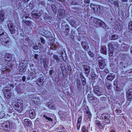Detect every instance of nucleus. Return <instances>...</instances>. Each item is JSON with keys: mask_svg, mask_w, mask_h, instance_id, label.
Instances as JSON below:
<instances>
[{"mask_svg": "<svg viewBox=\"0 0 132 132\" xmlns=\"http://www.w3.org/2000/svg\"><path fill=\"white\" fill-rule=\"evenodd\" d=\"M0 40L3 45L6 44L10 41L7 34L2 28L0 29Z\"/></svg>", "mask_w": 132, "mask_h": 132, "instance_id": "nucleus-1", "label": "nucleus"}, {"mask_svg": "<svg viewBox=\"0 0 132 132\" xmlns=\"http://www.w3.org/2000/svg\"><path fill=\"white\" fill-rule=\"evenodd\" d=\"M12 125V123L8 121H5L2 123V127L4 130L9 131L11 130Z\"/></svg>", "mask_w": 132, "mask_h": 132, "instance_id": "nucleus-2", "label": "nucleus"}, {"mask_svg": "<svg viewBox=\"0 0 132 132\" xmlns=\"http://www.w3.org/2000/svg\"><path fill=\"white\" fill-rule=\"evenodd\" d=\"M110 116L109 114L105 113L101 115V118L103 122L106 123V124H109L110 122Z\"/></svg>", "mask_w": 132, "mask_h": 132, "instance_id": "nucleus-3", "label": "nucleus"}, {"mask_svg": "<svg viewBox=\"0 0 132 132\" xmlns=\"http://www.w3.org/2000/svg\"><path fill=\"white\" fill-rule=\"evenodd\" d=\"M93 22L96 25L99 26L104 28H106L107 27L106 24L100 19L95 18L93 20Z\"/></svg>", "mask_w": 132, "mask_h": 132, "instance_id": "nucleus-4", "label": "nucleus"}, {"mask_svg": "<svg viewBox=\"0 0 132 132\" xmlns=\"http://www.w3.org/2000/svg\"><path fill=\"white\" fill-rule=\"evenodd\" d=\"M93 87V92L95 95L98 96H100L102 95V90L98 86H94Z\"/></svg>", "mask_w": 132, "mask_h": 132, "instance_id": "nucleus-5", "label": "nucleus"}, {"mask_svg": "<svg viewBox=\"0 0 132 132\" xmlns=\"http://www.w3.org/2000/svg\"><path fill=\"white\" fill-rule=\"evenodd\" d=\"M11 88L9 87H6L4 90L3 93L5 97L7 99H9L11 96Z\"/></svg>", "mask_w": 132, "mask_h": 132, "instance_id": "nucleus-6", "label": "nucleus"}, {"mask_svg": "<svg viewBox=\"0 0 132 132\" xmlns=\"http://www.w3.org/2000/svg\"><path fill=\"white\" fill-rule=\"evenodd\" d=\"M126 97L127 101H131L132 100V90L128 89L126 90Z\"/></svg>", "mask_w": 132, "mask_h": 132, "instance_id": "nucleus-7", "label": "nucleus"}, {"mask_svg": "<svg viewBox=\"0 0 132 132\" xmlns=\"http://www.w3.org/2000/svg\"><path fill=\"white\" fill-rule=\"evenodd\" d=\"M45 81V80L44 79V78L43 76H42L38 78L36 83L39 86H41L43 84Z\"/></svg>", "mask_w": 132, "mask_h": 132, "instance_id": "nucleus-8", "label": "nucleus"}, {"mask_svg": "<svg viewBox=\"0 0 132 132\" xmlns=\"http://www.w3.org/2000/svg\"><path fill=\"white\" fill-rule=\"evenodd\" d=\"M108 47L109 49L113 50L116 49L117 47V43L116 42H112L111 43H109Z\"/></svg>", "mask_w": 132, "mask_h": 132, "instance_id": "nucleus-9", "label": "nucleus"}, {"mask_svg": "<svg viewBox=\"0 0 132 132\" xmlns=\"http://www.w3.org/2000/svg\"><path fill=\"white\" fill-rule=\"evenodd\" d=\"M37 76V73L36 71L34 70L32 72H30L27 78L28 80H32Z\"/></svg>", "mask_w": 132, "mask_h": 132, "instance_id": "nucleus-10", "label": "nucleus"}, {"mask_svg": "<svg viewBox=\"0 0 132 132\" xmlns=\"http://www.w3.org/2000/svg\"><path fill=\"white\" fill-rule=\"evenodd\" d=\"M90 7L93 9L96 12H100V6L91 4L90 5Z\"/></svg>", "mask_w": 132, "mask_h": 132, "instance_id": "nucleus-11", "label": "nucleus"}, {"mask_svg": "<svg viewBox=\"0 0 132 132\" xmlns=\"http://www.w3.org/2000/svg\"><path fill=\"white\" fill-rule=\"evenodd\" d=\"M87 108L88 109L86 111L85 114V117L87 118V120L90 121L91 120V114L89 111L88 108L87 107Z\"/></svg>", "mask_w": 132, "mask_h": 132, "instance_id": "nucleus-12", "label": "nucleus"}, {"mask_svg": "<svg viewBox=\"0 0 132 132\" xmlns=\"http://www.w3.org/2000/svg\"><path fill=\"white\" fill-rule=\"evenodd\" d=\"M29 114L30 118L31 119H33L35 117L36 114L34 110H30L29 111Z\"/></svg>", "mask_w": 132, "mask_h": 132, "instance_id": "nucleus-13", "label": "nucleus"}, {"mask_svg": "<svg viewBox=\"0 0 132 132\" xmlns=\"http://www.w3.org/2000/svg\"><path fill=\"white\" fill-rule=\"evenodd\" d=\"M84 69H85V73L88 76L89 75L90 69V67L88 65L85 64L84 65Z\"/></svg>", "mask_w": 132, "mask_h": 132, "instance_id": "nucleus-14", "label": "nucleus"}, {"mask_svg": "<svg viewBox=\"0 0 132 132\" xmlns=\"http://www.w3.org/2000/svg\"><path fill=\"white\" fill-rule=\"evenodd\" d=\"M32 15L33 17L35 19L38 18L41 15L40 12L38 11H33L32 13Z\"/></svg>", "mask_w": 132, "mask_h": 132, "instance_id": "nucleus-15", "label": "nucleus"}, {"mask_svg": "<svg viewBox=\"0 0 132 132\" xmlns=\"http://www.w3.org/2000/svg\"><path fill=\"white\" fill-rule=\"evenodd\" d=\"M59 13L60 18H63L65 16V11L62 9L59 10Z\"/></svg>", "mask_w": 132, "mask_h": 132, "instance_id": "nucleus-16", "label": "nucleus"}, {"mask_svg": "<svg viewBox=\"0 0 132 132\" xmlns=\"http://www.w3.org/2000/svg\"><path fill=\"white\" fill-rule=\"evenodd\" d=\"M28 18V16L26 15H23L22 17V19H23V22H24L27 25L30 26L31 25V22L29 21H27L26 20L24 19V18L27 19Z\"/></svg>", "mask_w": 132, "mask_h": 132, "instance_id": "nucleus-17", "label": "nucleus"}, {"mask_svg": "<svg viewBox=\"0 0 132 132\" xmlns=\"http://www.w3.org/2000/svg\"><path fill=\"white\" fill-rule=\"evenodd\" d=\"M77 20L76 19H71L70 22V23L71 26H73L75 24H76V26L79 25V22H78V23L77 24Z\"/></svg>", "mask_w": 132, "mask_h": 132, "instance_id": "nucleus-18", "label": "nucleus"}, {"mask_svg": "<svg viewBox=\"0 0 132 132\" xmlns=\"http://www.w3.org/2000/svg\"><path fill=\"white\" fill-rule=\"evenodd\" d=\"M115 76L113 73H110L107 76L106 78L107 80L111 81L114 79Z\"/></svg>", "mask_w": 132, "mask_h": 132, "instance_id": "nucleus-19", "label": "nucleus"}, {"mask_svg": "<svg viewBox=\"0 0 132 132\" xmlns=\"http://www.w3.org/2000/svg\"><path fill=\"white\" fill-rule=\"evenodd\" d=\"M77 89L78 90H80L82 89V86L80 84V81L79 79H77Z\"/></svg>", "mask_w": 132, "mask_h": 132, "instance_id": "nucleus-20", "label": "nucleus"}, {"mask_svg": "<svg viewBox=\"0 0 132 132\" xmlns=\"http://www.w3.org/2000/svg\"><path fill=\"white\" fill-rule=\"evenodd\" d=\"M5 13L4 10H1L0 11V20L1 22L3 21L4 20V14Z\"/></svg>", "mask_w": 132, "mask_h": 132, "instance_id": "nucleus-21", "label": "nucleus"}, {"mask_svg": "<svg viewBox=\"0 0 132 132\" xmlns=\"http://www.w3.org/2000/svg\"><path fill=\"white\" fill-rule=\"evenodd\" d=\"M28 62L27 60H24L22 61L21 62L19 63L20 65L22 66L24 68H25L27 66V64H28Z\"/></svg>", "mask_w": 132, "mask_h": 132, "instance_id": "nucleus-22", "label": "nucleus"}, {"mask_svg": "<svg viewBox=\"0 0 132 132\" xmlns=\"http://www.w3.org/2000/svg\"><path fill=\"white\" fill-rule=\"evenodd\" d=\"M101 52L103 54L106 55V49L105 46H101L100 50Z\"/></svg>", "mask_w": 132, "mask_h": 132, "instance_id": "nucleus-23", "label": "nucleus"}, {"mask_svg": "<svg viewBox=\"0 0 132 132\" xmlns=\"http://www.w3.org/2000/svg\"><path fill=\"white\" fill-rule=\"evenodd\" d=\"M81 45L83 48L86 51L88 48L87 43L86 42H83L81 43Z\"/></svg>", "mask_w": 132, "mask_h": 132, "instance_id": "nucleus-24", "label": "nucleus"}, {"mask_svg": "<svg viewBox=\"0 0 132 132\" xmlns=\"http://www.w3.org/2000/svg\"><path fill=\"white\" fill-rule=\"evenodd\" d=\"M24 124L27 126H29L31 125V121L28 119H25L24 120Z\"/></svg>", "mask_w": 132, "mask_h": 132, "instance_id": "nucleus-25", "label": "nucleus"}, {"mask_svg": "<svg viewBox=\"0 0 132 132\" xmlns=\"http://www.w3.org/2000/svg\"><path fill=\"white\" fill-rule=\"evenodd\" d=\"M120 25L118 22H116L114 29L117 31H119L120 29Z\"/></svg>", "mask_w": 132, "mask_h": 132, "instance_id": "nucleus-26", "label": "nucleus"}, {"mask_svg": "<svg viewBox=\"0 0 132 132\" xmlns=\"http://www.w3.org/2000/svg\"><path fill=\"white\" fill-rule=\"evenodd\" d=\"M80 76L81 80L82 82V85L83 86H85L86 84V79L82 74H81Z\"/></svg>", "mask_w": 132, "mask_h": 132, "instance_id": "nucleus-27", "label": "nucleus"}, {"mask_svg": "<svg viewBox=\"0 0 132 132\" xmlns=\"http://www.w3.org/2000/svg\"><path fill=\"white\" fill-rule=\"evenodd\" d=\"M95 124L98 127L101 129L103 128V127L101 125L100 121L97 120H95Z\"/></svg>", "mask_w": 132, "mask_h": 132, "instance_id": "nucleus-28", "label": "nucleus"}, {"mask_svg": "<svg viewBox=\"0 0 132 132\" xmlns=\"http://www.w3.org/2000/svg\"><path fill=\"white\" fill-rule=\"evenodd\" d=\"M23 101L22 100H17V103L15 104L16 106H23Z\"/></svg>", "mask_w": 132, "mask_h": 132, "instance_id": "nucleus-29", "label": "nucleus"}, {"mask_svg": "<svg viewBox=\"0 0 132 132\" xmlns=\"http://www.w3.org/2000/svg\"><path fill=\"white\" fill-rule=\"evenodd\" d=\"M62 59H60V58L58 56L56 55H54L53 56V58L54 59L56 60V61L58 62H61L62 60H64V59L63 57H62Z\"/></svg>", "mask_w": 132, "mask_h": 132, "instance_id": "nucleus-30", "label": "nucleus"}, {"mask_svg": "<svg viewBox=\"0 0 132 132\" xmlns=\"http://www.w3.org/2000/svg\"><path fill=\"white\" fill-rule=\"evenodd\" d=\"M9 29L12 34H14L15 33V30L13 26L12 27H10L9 28Z\"/></svg>", "mask_w": 132, "mask_h": 132, "instance_id": "nucleus-31", "label": "nucleus"}, {"mask_svg": "<svg viewBox=\"0 0 132 132\" xmlns=\"http://www.w3.org/2000/svg\"><path fill=\"white\" fill-rule=\"evenodd\" d=\"M51 7L52 8L53 13L56 14V7L55 4H52L51 5Z\"/></svg>", "mask_w": 132, "mask_h": 132, "instance_id": "nucleus-32", "label": "nucleus"}, {"mask_svg": "<svg viewBox=\"0 0 132 132\" xmlns=\"http://www.w3.org/2000/svg\"><path fill=\"white\" fill-rule=\"evenodd\" d=\"M23 106H16L15 109L16 110L19 112H21L23 110Z\"/></svg>", "mask_w": 132, "mask_h": 132, "instance_id": "nucleus-33", "label": "nucleus"}, {"mask_svg": "<svg viewBox=\"0 0 132 132\" xmlns=\"http://www.w3.org/2000/svg\"><path fill=\"white\" fill-rule=\"evenodd\" d=\"M98 64L105 62V61L103 58L100 56L98 57Z\"/></svg>", "mask_w": 132, "mask_h": 132, "instance_id": "nucleus-34", "label": "nucleus"}, {"mask_svg": "<svg viewBox=\"0 0 132 132\" xmlns=\"http://www.w3.org/2000/svg\"><path fill=\"white\" fill-rule=\"evenodd\" d=\"M45 35L46 36V37H47L49 38L51 36L52 34L51 33L50 31H45Z\"/></svg>", "mask_w": 132, "mask_h": 132, "instance_id": "nucleus-35", "label": "nucleus"}, {"mask_svg": "<svg viewBox=\"0 0 132 132\" xmlns=\"http://www.w3.org/2000/svg\"><path fill=\"white\" fill-rule=\"evenodd\" d=\"M118 37L117 35H113L110 36V38L111 40H115L118 38Z\"/></svg>", "mask_w": 132, "mask_h": 132, "instance_id": "nucleus-36", "label": "nucleus"}, {"mask_svg": "<svg viewBox=\"0 0 132 132\" xmlns=\"http://www.w3.org/2000/svg\"><path fill=\"white\" fill-rule=\"evenodd\" d=\"M128 29L129 31L131 32V31H132V22H130L128 24Z\"/></svg>", "mask_w": 132, "mask_h": 132, "instance_id": "nucleus-37", "label": "nucleus"}, {"mask_svg": "<svg viewBox=\"0 0 132 132\" xmlns=\"http://www.w3.org/2000/svg\"><path fill=\"white\" fill-rule=\"evenodd\" d=\"M82 132H88V128L84 126L82 128Z\"/></svg>", "mask_w": 132, "mask_h": 132, "instance_id": "nucleus-38", "label": "nucleus"}, {"mask_svg": "<svg viewBox=\"0 0 132 132\" xmlns=\"http://www.w3.org/2000/svg\"><path fill=\"white\" fill-rule=\"evenodd\" d=\"M98 65L100 69H103L104 68L105 66V62L98 64Z\"/></svg>", "mask_w": 132, "mask_h": 132, "instance_id": "nucleus-39", "label": "nucleus"}, {"mask_svg": "<svg viewBox=\"0 0 132 132\" xmlns=\"http://www.w3.org/2000/svg\"><path fill=\"white\" fill-rule=\"evenodd\" d=\"M51 48H52L53 50H55L58 47L57 45H56L53 44H51Z\"/></svg>", "mask_w": 132, "mask_h": 132, "instance_id": "nucleus-40", "label": "nucleus"}, {"mask_svg": "<svg viewBox=\"0 0 132 132\" xmlns=\"http://www.w3.org/2000/svg\"><path fill=\"white\" fill-rule=\"evenodd\" d=\"M5 115L4 112L2 111L0 112V119L3 118Z\"/></svg>", "mask_w": 132, "mask_h": 132, "instance_id": "nucleus-41", "label": "nucleus"}, {"mask_svg": "<svg viewBox=\"0 0 132 132\" xmlns=\"http://www.w3.org/2000/svg\"><path fill=\"white\" fill-rule=\"evenodd\" d=\"M75 35V33L74 31L73 30H72L71 31L70 36V38L72 39H73L74 38Z\"/></svg>", "mask_w": 132, "mask_h": 132, "instance_id": "nucleus-42", "label": "nucleus"}, {"mask_svg": "<svg viewBox=\"0 0 132 132\" xmlns=\"http://www.w3.org/2000/svg\"><path fill=\"white\" fill-rule=\"evenodd\" d=\"M43 117H44L46 120H47L48 121H53V119H52L48 117L44 114L43 115Z\"/></svg>", "mask_w": 132, "mask_h": 132, "instance_id": "nucleus-43", "label": "nucleus"}, {"mask_svg": "<svg viewBox=\"0 0 132 132\" xmlns=\"http://www.w3.org/2000/svg\"><path fill=\"white\" fill-rule=\"evenodd\" d=\"M113 50L109 49V57H111L112 56L113 54Z\"/></svg>", "mask_w": 132, "mask_h": 132, "instance_id": "nucleus-44", "label": "nucleus"}, {"mask_svg": "<svg viewBox=\"0 0 132 132\" xmlns=\"http://www.w3.org/2000/svg\"><path fill=\"white\" fill-rule=\"evenodd\" d=\"M25 68L23 67L22 66H20V64H19V70L20 72H22Z\"/></svg>", "mask_w": 132, "mask_h": 132, "instance_id": "nucleus-45", "label": "nucleus"}, {"mask_svg": "<svg viewBox=\"0 0 132 132\" xmlns=\"http://www.w3.org/2000/svg\"><path fill=\"white\" fill-rule=\"evenodd\" d=\"M7 25L9 28L10 27H11L13 26V24L11 21H7Z\"/></svg>", "mask_w": 132, "mask_h": 132, "instance_id": "nucleus-46", "label": "nucleus"}, {"mask_svg": "<svg viewBox=\"0 0 132 132\" xmlns=\"http://www.w3.org/2000/svg\"><path fill=\"white\" fill-rule=\"evenodd\" d=\"M88 53L89 55L90 56L92 57H93L94 56V54L91 51H88Z\"/></svg>", "mask_w": 132, "mask_h": 132, "instance_id": "nucleus-47", "label": "nucleus"}, {"mask_svg": "<svg viewBox=\"0 0 132 132\" xmlns=\"http://www.w3.org/2000/svg\"><path fill=\"white\" fill-rule=\"evenodd\" d=\"M113 4L115 6H116L117 7H119V3L118 1H114V2Z\"/></svg>", "mask_w": 132, "mask_h": 132, "instance_id": "nucleus-48", "label": "nucleus"}, {"mask_svg": "<svg viewBox=\"0 0 132 132\" xmlns=\"http://www.w3.org/2000/svg\"><path fill=\"white\" fill-rule=\"evenodd\" d=\"M7 114L8 115V116H9V117H10L11 116H12V119H14V116H15L16 115V114L14 112L12 113V114H11V115H9V114Z\"/></svg>", "mask_w": 132, "mask_h": 132, "instance_id": "nucleus-49", "label": "nucleus"}, {"mask_svg": "<svg viewBox=\"0 0 132 132\" xmlns=\"http://www.w3.org/2000/svg\"><path fill=\"white\" fill-rule=\"evenodd\" d=\"M69 30H65V31H64V35L66 36H67L69 34Z\"/></svg>", "mask_w": 132, "mask_h": 132, "instance_id": "nucleus-50", "label": "nucleus"}, {"mask_svg": "<svg viewBox=\"0 0 132 132\" xmlns=\"http://www.w3.org/2000/svg\"><path fill=\"white\" fill-rule=\"evenodd\" d=\"M41 43L43 44H44L45 43L44 39L42 38L41 37L40 38Z\"/></svg>", "mask_w": 132, "mask_h": 132, "instance_id": "nucleus-51", "label": "nucleus"}, {"mask_svg": "<svg viewBox=\"0 0 132 132\" xmlns=\"http://www.w3.org/2000/svg\"><path fill=\"white\" fill-rule=\"evenodd\" d=\"M82 121V117L80 116L79 117L78 119L77 120V123H81Z\"/></svg>", "mask_w": 132, "mask_h": 132, "instance_id": "nucleus-52", "label": "nucleus"}, {"mask_svg": "<svg viewBox=\"0 0 132 132\" xmlns=\"http://www.w3.org/2000/svg\"><path fill=\"white\" fill-rule=\"evenodd\" d=\"M39 101V100L37 97H35V99L32 100V101H34V103L38 102Z\"/></svg>", "mask_w": 132, "mask_h": 132, "instance_id": "nucleus-53", "label": "nucleus"}, {"mask_svg": "<svg viewBox=\"0 0 132 132\" xmlns=\"http://www.w3.org/2000/svg\"><path fill=\"white\" fill-rule=\"evenodd\" d=\"M16 89H17V92L18 93H21L23 92V91L22 90H21L20 88H17Z\"/></svg>", "mask_w": 132, "mask_h": 132, "instance_id": "nucleus-54", "label": "nucleus"}, {"mask_svg": "<svg viewBox=\"0 0 132 132\" xmlns=\"http://www.w3.org/2000/svg\"><path fill=\"white\" fill-rule=\"evenodd\" d=\"M65 30H69V31L70 30V29H69V26L67 24H66L65 25Z\"/></svg>", "mask_w": 132, "mask_h": 132, "instance_id": "nucleus-55", "label": "nucleus"}, {"mask_svg": "<svg viewBox=\"0 0 132 132\" xmlns=\"http://www.w3.org/2000/svg\"><path fill=\"white\" fill-rule=\"evenodd\" d=\"M38 46L40 49L42 50L43 49V46L39 43L38 44Z\"/></svg>", "mask_w": 132, "mask_h": 132, "instance_id": "nucleus-56", "label": "nucleus"}, {"mask_svg": "<svg viewBox=\"0 0 132 132\" xmlns=\"http://www.w3.org/2000/svg\"><path fill=\"white\" fill-rule=\"evenodd\" d=\"M92 79H95L96 77V75L94 74V73H92L91 76Z\"/></svg>", "mask_w": 132, "mask_h": 132, "instance_id": "nucleus-57", "label": "nucleus"}, {"mask_svg": "<svg viewBox=\"0 0 132 132\" xmlns=\"http://www.w3.org/2000/svg\"><path fill=\"white\" fill-rule=\"evenodd\" d=\"M80 123H81L77 122V126H76L77 129L79 130V129L80 127Z\"/></svg>", "mask_w": 132, "mask_h": 132, "instance_id": "nucleus-58", "label": "nucleus"}, {"mask_svg": "<svg viewBox=\"0 0 132 132\" xmlns=\"http://www.w3.org/2000/svg\"><path fill=\"white\" fill-rule=\"evenodd\" d=\"M33 48L34 50H37L38 48V46L36 45H34L33 46Z\"/></svg>", "mask_w": 132, "mask_h": 132, "instance_id": "nucleus-59", "label": "nucleus"}, {"mask_svg": "<svg viewBox=\"0 0 132 132\" xmlns=\"http://www.w3.org/2000/svg\"><path fill=\"white\" fill-rule=\"evenodd\" d=\"M85 3L87 4H89L90 2V0H85L84 1Z\"/></svg>", "mask_w": 132, "mask_h": 132, "instance_id": "nucleus-60", "label": "nucleus"}, {"mask_svg": "<svg viewBox=\"0 0 132 132\" xmlns=\"http://www.w3.org/2000/svg\"><path fill=\"white\" fill-rule=\"evenodd\" d=\"M77 4V3L75 1H73L71 2V4L73 5H76Z\"/></svg>", "mask_w": 132, "mask_h": 132, "instance_id": "nucleus-61", "label": "nucleus"}, {"mask_svg": "<svg viewBox=\"0 0 132 132\" xmlns=\"http://www.w3.org/2000/svg\"><path fill=\"white\" fill-rule=\"evenodd\" d=\"M53 72V70H50L49 71V72L50 75L51 76H52V73Z\"/></svg>", "mask_w": 132, "mask_h": 132, "instance_id": "nucleus-62", "label": "nucleus"}, {"mask_svg": "<svg viewBox=\"0 0 132 132\" xmlns=\"http://www.w3.org/2000/svg\"><path fill=\"white\" fill-rule=\"evenodd\" d=\"M104 71L106 73H108L109 72V71L107 69L105 68L104 70Z\"/></svg>", "mask_w": 132, "mask_h": 132, "instance_id": "nucleus-63", "label": "nucleus"}, {"mask_svg": "<svg viewBox=\"0 0 132 132\" xmlns=\"http://www.w3.org/2000/svg\"><path fill=\"white\" fill-rule=\"evenodd\" d=\"M120 88H119L117 86L116 87V91H118V92H119L120 90Z\"/></svg>", "mask_w": 132, "mask_h": 132, "instance_id": "nucleus-64", "label": "nucleus"}]
</instances>
